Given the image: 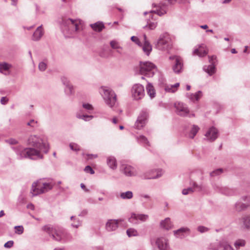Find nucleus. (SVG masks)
Returning <instances> with one entry per match:
<instances>
[{"instance_id":"1a4fd4ad","label":"nucleus","mask_w":250,"mask_h":250,"mask_svg":"<svg viewBox=\"0 0 250 250\" xmlns=\"http://www.w3.org/2000/svg\"><path fill=\"white\" fill-rule=\"evenodd\" d=\"M169 60L173 61L172 69L175 73H180L183 69V61L182 58L178 56H172Z\"/></svg>"},{"instance_id":"c03bdc74","label":"nucleus","mask_w":250,"mask_h":250,"mask_svg":"<svg viewBox=\"0 0 250 250\" xmlns=\"http://www.w3.org/2000/svg\"><path fill=\"white\" fill-rule=\"evenodd\" d=\"M223 171V169L218 168L210 173V176L211 177H214L217 175H219L221 174Z\"/></svg>"},{"instance_id":"a19ab883","label":"nucleus","mask_w":250,"mask_h":250,"mask_svg":"<svg viewBox=\"0 0 250 250\" xmlns=\"http://www.w3.org/2000/svg\"><path fill=\"white\" fill-rule=\"evenodd\" d=\"M64 90L66 94L68 95H70L74 93L73 87L71 84L66 86Z\"/></svg>"},{"instance_id":"864d4df0","label":"nucleus","mask_w":250,"mask_h":250,"mask_svg":"<svg viewBox=\"0 0 250 250\" xmlns=\"http://www.w3.org/2000/svg\"><path fill=\"white\" fill-rule=\"evenodd\" d=\"M213 188L214 190L220 193L221 190L222 189L223 187L218 184H214L213 185Z\"/></svg>"},{"instance_id":"c85d7f7f","label":"nucleus","mask_w":250,"mask_h":250,"mask_svg":"<svg viewBox=\"0 0 250 250\" xmlns=\"http://www.w3.org/2000/svg\"><path fill=\"white\" fill-rule=\"evenodd\" d=\"M205 71L208 73L210 76L213 74L215 72V67L213 64L209 65H205L203 67Z\"/></svg>"},{"instance_id":"20e7f679","label":"nucleus","mask_w":250,"mask_h":250,"mask_svg":"<svg viewBox=\"0 0 250 250\" xmlns=\"http://www.w3.org/2000/svg\"><path fill=\"white\" fill-rule=\"evenodd\" d=\"M62 28L70 34L78 32L83 29L80 21L71 19H63L62 23Z\"/></svg>"},{"instance_id":"5701e85b","label":"nucleus","mask_w":250,"mask_h":250,"mask_svg":"<svg viewBox=\"0 0 250 250\" xmlns=\"http://www.w3.org/2000/svg\"><path fill=\"white\" fill-rule=\"evenodd\" d=\"M163 172L161 169L152 170L150 171V174L148 176H145V178L150 179H156L161 177Z\"/></svg>"},{"instance_id":"6ab92c4d","label":"nucleus","mask_w":250,"mask_h":250,"mask_svg":"<svg viewBox=\"0 0 250 250\" xmlns=\"http://www.w3.org/2000/svg\"><path fill=\"white\" fill-rule=\"evenodd\" d=\"M121 169L126 176H133L136 174L134 168L129 165H122Z\"/></svg>"},{"instance_id":"bb28decb","label":"nucleus","mask_w":250,"mask_h":250,"mask_svg":"<svg viewBox=\"0 0 250 250\" xmlns=\"http://www.w3.org/2000/svg\"><path fill=\"white\" fill-rule=\"evenodd\" d=\"M91 28L96 32H101L105 27L104 23L102 22H97L94 24L90 25Z\"/></svg>"},{"instance_id":"774afa93","label":"nucleus","mask_w":250,"mask_h":250,"mask_svg":"<svg viewBox=\"0 0 250 250\" xmlns=\"http://www.w3.org/2000/svg\"><path fill=\"white\" fill-rule=\"evenodd\" d=\"M87 210L84 209L81 212V213L79 214V216H84L85 215L87 214Z\"/></svg>"},{"instance_id":"4c0bfd02","label":"nucleus","mask_w":250,"mask_h":250,"mask_svg":"<svg viewBox=\"0 0 250 250\" xmlns=\"http://www.w3.org/2000/svg\"><path fill=\"white\" fill-rule=\"evenodd\" d=\"M126 234L128 237L137 236L139 235L137 230L133 228L127 229L126 230Z\"/></svg>"},{"instance_id":"603ef678","label":"nucleus","mask_w":250,"mask_h":250,"mask_svg":"<svg viewBox=\"0 0 250 250\" xmlns=\"http://www.w3.org/2000/svg\"><path fill=\"white\" fill-rule=\"evenodd\" d=\"M61 81L63 85L65 86V87L71 84L68 79L65 77H62L61 78Z\"/></svg>"},{"instance_id":"5fc2aeb1","label":"nucleus","mask_w":250,"mask_h":250,"mask_svg":"<svg viewBox=\"0 0 250 250\" xmlns=\"http://www.w3.org/2000/svg\"><path fill=\"white\" fill-rule=\"evenodd\" d=\"M84 171L87 173H89L91 174H93L94 173V171L92 168V167L89 166H87L84 168Z\"/></svg>"},{"instance_id":"b1692460","label":"nucleus","mask_w":250,"mask_h":250,"mask_svg":"<svg viewBox=\"0 0 250 250\" xmlns=\"http://www.w3.org/2000/svg\"><path fill=\"white\" fill-rule=\"evenodd\" d=\"M160 227L161 228L166 230L171 229L173 227V225L170 221V219L167 217L162 220L160 222Z\"/></svg>"},{"instance_id":"a18cd8bd","label":"nucleus","mask_w":250,"mask_h":250,"mask_svg":"<svg viewBox=\"0 0 250 250\" xmlns=\"http://www.w3.org/2000/svg\"><path fill=\"white\" fill-rule=\"evenodd\" d=\"M179 86V83H176L174 85H171L170 87H167L166 89L168 92H174L175 91V88Z\"/></svg>"},{"instance_id":"6e6d98bb","label":"nucleus","mask_w":250,"mask_h":250,"mask_svg":"<svg viewBox=\"0 0 250 250\" xmlns=\"http://www.w3.org/2000/svg\"><path fill=\"white\" fill-rule=\"evenodd\" d=\"M14 245V242L12 240L9 241L5 243L4 247L6 248H11Z\"/></svg>"},{"instance_id":"49530a36","label":"nucleus","mask_w":250,"mask_h":250,"mask_svg":"<svg viewBox=\"0 0 250 250\" xmlns=\"http://www.w3.org/2000/svg\"><path fill=\"white\" fill-rule=\"evenodd\" d=\"M194 190L192 187L188 188H185L182 190V194L184 195H188V194L193 193Z\"/></svg>"},{"instance_id":"f3484780","label":"nucleus","mask_w":250,"mask_h":250,"mask_svg":"<svg viewBox=\"0 0 250 250\" xmlns=\"http://www.w3.org/2000/svg\"><path fill=\"white\" fill-rule=\"evenodd\" d=\"M121 220L110 219L106 223L105 228L108 231L115 230L118 227V223Z\"/></svg>"},{"instance_id":"a211bd4d","label":"nucleus","mask_w":250,"mask_h":250,"mask_svg":"<svg viewBox=\"0 0 250 250\" xmlns=\"http://www.w3.org/2000/svg\"><path fill=\"white\" fill-rule=\"evenodd\" d=\"M154 7H156L155 10H151L149 13L151 14L153 13H156L159 16H162L166 13V5L164 3H160L159 4H153Z\"/></svg>"},{"instance_id":"c9c22d12","label":"nucleus","mask_w":250,"mask_h":250,"mask_svg":"<svg viewBox=\"0 0 250 250\" xmlns=\"http://www.w3.org/2000/svg\"><path fill=\"white\" fill-rule=\"evenodd\" d=\"M120 196L123 199H130L133 197V193L131 191H127L121 193Z\"/></svg>"},{"instance_id":"473e14b6","label":"nucleus","mask_w":250,"mask_h":250,"mask_svg":"<svg viewBox=\"0 0 250 250\" xmlns=\"http://www.w3.org/2000/svg\"><path fill=\"white\" fill-rule=\"evenodd\" d=\"M188 96L191 101H198L202 96V92L198 91L195 94H188Z\"/></svg>"},{"instance_id":"4d7b16f0","label":"nucleus","mask_w":250,"mask_h":250,"mask_svg":"<svg viewBox=\"0 0 250 250\" xmlns=\"http://www.w3.org/2000/svg\"><path fill=\"white\" fill-rule=\"evenodd\" d=\"M197 230L201 233L206 232L208 230V229L204 226H199L197 228Z\"/></svg>"},{"instance_id":"2f4dec72","label":"nucleus","mask_w":250,"mask_h":250,"mask_svg":"<svg viewBox=\"0 0 250 250\" xmlns=\"http://www.w3.org/2000/svg\"><path fill=\"white\" fill-rule=\"evenodd\" d=\"M146 89L147 94L150 98H154L155 95V92L153 85L151 83H148L146 86Z\"/></svg>"},{"instance_id":"3c124183","label":"nucleus","mask_w":250,"mask_h":250,"mask_svg":"<svg viewBox=\"0 0 250 250\" xmlns=\"http://www.w3.org/2000/svg\"><path fill=\"white\" fill-rule=\"evenodd\" d=\"M37 121L32 119L27 123V125L32 127H36L37 126Z\"/></svg>"},{"instance_id":"79ce46f5","label":"nucleus","mask_w":250,"mask_h":250,"mask_svg":"<svg viewBox=\"0 0 250 250\" xmlns=\"http://www.w3.org/2000/svg\"><path fill=\"white\" fill-rule=\"evenodd\" d=\"M38 68L41 71H44L47 68L46 61L40 62L39 64Z\"/></svg>"},{"instance_id":"69168bd1","label":"nucleus","mask_w":250,"mask_h":250,"mask_svg":"<svg viewBox=\"0 0 250 250\" xmlns=\"http://www.w3.org/2000/svg\"><path fill=\"white\" fill-rule=\"evenodd\" d=\"M80 186H81V188L82 189H83V190H84L85 191H86V192L89 191V189L86 188L85 185L83 183H81Z\"/></svg>"},{"instance_id":"4468645a","label":"nucleus","mask_w":250,"mask_h":250,"mask_svg":"<svg viewBox=\"0 0 250 250\" xmlns=\"http://www.w3.org/2000/svg\"><path fill=\"white\" fill-rule=\"evenodd\" d=\"M176 113L181 116H187L189 112L187 105L182 103H177L175 104Z\"/></svg>"},{"instance_id":"58836bf2","label":"nucleus","mask_w":250,"mask_h":250,"mask_svg":"<svg viewBox=\"0 0 250 250\" xmlns=\"http://www.w3.org/2000/svg\"><path fill=\"white\" fill-rule=\"evenodd\" d=\"M245 244L246 242L244 240L238 239L235 241L234 245L236 249H238L241 247H244L245 245Z\"/></svg>"},{"instance_id":"72a5a7b5","label":"nucleus","mask_w":250,"mask_h":250,"mask_svg":"<svg viewBox=\"0 0 250 250\" xmlns=\"http://www.w3.org/2000/svg\"><path fill=\"white\" fill-rule=\"evenodd\" d=\"M242 220L245 228L248 229H250V215L243 216Z\"/></svg>"},{"instance_id":"e433bc0d","label":"nucleus","mask_w":250,"mask_h":250,"mask_svg":"<svg viewBox=\"0 0 250 250\" xmlns=\"http://www.w3.org/2000/svg\"><path fill=\"white\" fill-rule=\"evenodd\" d=\"M220 193L226 195H232L233 194V191L228 187H223Z\"/></svg>"},{"instance_id":"2eb2a0df","label":"nucleus","mask_w":250,"mask_h":250,"mask_svg":"<svg viewBox=\"0 0 250 250\" xmlns=\"http://www.w3.org/2000/svg\"><path fill=\"white\" fill-rule=\"evenodd\" d=\"M218 133V130L214 127H211L206 132L205 136L208 141L212 142L217 138Z\"/></svg>"},{"instance_id":"7c9ffc66","label":"nucleus","mask_w":250,"mask_h":250,"mask_svg":"<svg viewBox=\"0 0 250 250\" xmlns=\"http://www.w3.org/2000/svg\"><path fill=\"white\" fill-rule=\"evenodd\" d=\"M110 44L113 49L117 50L118 53L122 54V47L120 45L118 42L116 41H112L110 42Z\"/></svg>"},{"instance_id":"c756f323","label":"nucleus","mask_w":250,"mask_h":250,"mask_svg":"<svg viewBox=\"0 0 250 250\" xmlns=\"http://www.w3.org/2000/svg\"><path fill=\"white\" fill-rule=\"evenodd\" d=\"M199 130V127L196 125H193L192 127L188 134V137L190 139H193Z\"/></svg>"},{"instance_id":"f8f14e48","label":"nucleus","mask_w":250,"mask_h":250,"mask_svg":"<svg viewBox=\"0 0 250 250\" xmlns=\"http://www.w3.org/2000/svg\"><path fill=\"white\" fill-rule=\"evenodd\" d=\"M148 219V215L145 214H136L131 213L130 217L128 218V221L133 224H138V221L145 222Z\"/></svg>"},{"instance_id":"0eeeda50","label":"nucleus","mask_w":250,"mask_h":250,"mask_svg":"<svg viewBox=\"0 0 250 250\" xmlns=\"http://www.w3.org/2000/svg\"><path fill=\"white\" fill-rule=\"evenodd\" d=\"M171 41L167 35H163L160 37L156 45V48L161 50H168L171 48Z\"/></svg>"},{"instance_id":"0e129e2a","label":"nucleus","mask_w":250,"mask_h":250,"mask_svg":"<svg viewBox=\"0 0 250 250\" xmlns=\"http://www.w3.org/2000/svg\"><path fill=\"white\" fill-rule=\"evenodd\" d=\"M8 142L9 144H12V145L16 144L17 143V141L15 139H9L8 141Z\"/></svg>"},{"instance_id":"ea45409f","label":"nucleus","mask_w":250,"mask_h":250,"mask_svg":"<svg viewBox=\"0 0 250 250\" xmlns=\"http://www.w3.org/2000/svg\"><path fill=\"white\" fill-rule=\"evenodd\" d=\"M147 25L144 26V28H146L147 27L150 30H153L156 28L157 26V22H151L149 21H147Z\"/></svg>"},{"instance_id":"de8ad7c7","label":"nucleus","mask_w":250,"mask_h":250,"mask_svg":"<svg viewBox=\"0 0 250 250\" xmlns=\"http://www.w3.org/2000/svg\"><path fill=\"white\" fill-rule=\"evenodd\" d=\"M190 185L192 186V188H196L198 189L199 191H201L202 190V185H198L195 182L191 181L190 182Z\"/></svg>"},{"instance_id":"9d476101","label":"nucleus","mask_w":250,"mask_h":250,"mask_svg":"<svg viewBox=\"0 0 250 250\" xmlns=\"http://www.w3.org/2000/svg\"><path fill=\"white\" fill-rule=\"evenodd\" d=\"M210 249L212 250H234L229 244L225 241L213 243L210 245Z\"/></svg>"},{"instance_id":"a878e982","label":"nucleus","mask_w":250,"mask_h":250,"mask_svg":"<svg viewBox=\"0 0 250 250\" xmlns=\"http://www.w3.org/2000/svg\"><path fill=\"white\" fill-rule=\"evenodd\" d=\"M12 67V65L7 62H2L0 63V72L4 74L7 75L9 74L7 73L10 68Z\"/></svg>"},{"instance_id":"393cba45","label":"nucleus","mask_w":250,"mask_h":250,"mask_svg":"<svg viewBox=\"0 0 250 250\" xmlns=\"http://www.w3.org/2000/svg\"><path fill=\"white\" fill-rule=\"evenodd\" d=\"M43 35V32L42 30V26L41 25L37 28L32 36V39L35 41H39L41 39Z\"/></svg>"},{"instance_id":"680f3d73","label":"nucleus","mask_w":250,"mask_h":250,"mask_svg":"<svg viewBox=\"0 0 250 250\" xmlns=\"http://www.w3.org/2000/svg\"><path fill=\"white\" fill-rule=\"evenodd\" d=\"M81 225V222L80 221H78L77 223L74 222L72 224V226L73 227L77 228L78 227H79Z\"/></svg>"},{"instance_id":"338daca9","label":"nucleus","mask_w":250,"mask_h":250,"mask_svg":"<svg viewBox=\"0 0 250 250\" xmlns=\"http://www.w3.org/2000/svg\"><path fill=\"white\" fill-rule=\"evenodd\" d=\"M87 156L89 159L96 158L98 157L97 154H88Z\"/></svg>"},{"instance_id":"e2e57ef3","label":"nucleus","mask_w":250,"mask_h":250,"mask_svg":"<svg viewBox=\"0 0 250 250\" xmlns=\"http://www.w3.org/2000/svg\"><path fill=\"white\" fill-rule=\"evenodd\" d=\"M208 58L209 62H210L211 64H213V61L216 59V57L215 56H209Z\"/></svg>"},{"instance_id":"052dcab7","label":"nucleus","mask_w":250,"mask_h":250,"mask_svg":"<svg viewBox=\"0 0 250 250\" xmlns=\"http://www.w3.org/2000/svg\"><path fill=\"white\" fill-rule=\"evenodd\" d=\"M8 101V98L6 97H2L0 99V103L2 104L5 105L6 104Z\"/></svg>"},{"instance_id":"f257e3e1","label":"nucleus","mask_w":250,"mask_h":250,"mask_svg":"<svg viewBox=\"0 0 250 250\" xmlns=\"http://www.w3.org/2000/svg\"><path fill=\"white\" fill-rule=\"evenodd\" d=\"M28 143L29 145L36 147L39 150L33 148H26L19 150L17 152V154L21 158H28L32 160L42 159L43 156L41 154V152L46 153L48 151V144L38 136L31 135L28 138Z\"/></svg>"},{"instance_id":"7ed1b4c3","label":"nucleus","mask_w":250,"mask_h":250,"mask_svg":"<svg viewBox=\"0 0 250 250\" xmlns=\"http://www.w3.org/2000/svg\"><path fill=\"white\" fill-rule=\"evenodd\" d=\"M53 184L47 183L43 180L40 179L32 184L31 193L33 196H36L49 191L53 188Z\"/></svg>"},{"instance_id":"412c9836","label":"nucleus","mask_w":250,"mask_h":250,"mask_svg":"<svg viewBox=\"0 0 250 250\" xmlns=\"http://www.w3.org/2000/svg\"><path fill=\"white\" fill-rule=\"evenodd\" d=\"M156 244L159 250H168L167 240L164 237L159 238L156 241Z\"/></svg>"},{"instance_id":"cd10ccee","label":"nucleus","mask_w":250,"mask_h":250,"mask_svg":"<svg viewBox=\"0 0 250 250\" xmlns=\"http://www.w3.org/2000/svg\"><path fill=\"white\" fill-rule=\"evenodd\" d=\"M107 164L110 168L114 169L117 168V162L115 158L112 156H109L107 158Z\"/></svg>"},{"instance_id":"39448f33","label":"nucleus","mask_w":250,"mask_h":250,"mask_svg":"<svg viewBox=\"0 0 250 250\" xmlns=\"http://www.w3.org/2000/svg\"><path fill=\"white\" fill-rule=\"evenodd\" d=\"M100 93L108 106L110 107L114 106L117 101L116 95L110 88L102 86L100 89Z\"/></svg>"},{"instance_id":"09e8293b","label":"nucleus","mask_w":250,"mask_h":250,"mask_svg":"<svg viewBox=\"0 0 250 250\" xmlns=\"http://www.w3.org/2000/svg\"><path fill=\"white\" fill-rule=\"evenodd\" d=\"M15 229H16V233L18 234H21L23 232L24 229L22 226H16Z\"/></svg>"},{"instance_id":"dca6fc26","label":"nucleus","mask_w":250,"mask_h":250,"mask_svg":"<svg viewBox=\"0 0 250 250\" xmlns=\"http://www.w3.org/2000/svg\"><path fill=\"white\" fill-rule=\"evenodd\" d=\"M142 42L143 45H142V49L144 52L148 56L152 51V46L149 41L147 40V37L146 34L143 35V39Z\"/></svg>"},{"instance_id":"4be33fe9","label":"nucleus","mask_w":250,"mask_h":250,"mask_svg":"<svg viewBox=\"0 0 250 250\" xmlns=\"http://www.w3.org/2000/svg\"><path fill=\"white\" fill-rule=\"evenodd\" d=\"M189 229L188 228H181L173 231L174 235L177 238H182L187 234L189 233Z\"/></svg>"},{"instance_id":"6e6552de","label":"nucleus","mask_w":250,"mask_h":250,"mask_svg":"<svg viewBox=\"0 0 250 250\" xmlns=\"http://www.w3.org/2000/svg\"><path fill=\"white\" fill-rule=\"evenodd\" d=\"M132 96L136 100L142 99L145 96V89L144 86L140 84H134L131 89Z\"/></svg>"},{"instance_id":"ddd939ff","label":"nucleus","mask_w":250,"mask_h":250,"mask_svg":"<svg viewBox=\"0 0 250 250\" xmlns=\"http://www.w3.org/2000/svg\"><path fill=\"white\" fill-rule=\"evenodd\" d=\"M240 200L244 203L239 202L235 204V207L237 210H241L250 207V195L242 196Z\"/></svg>"},{"instance_id":"8fccbe9b","label":"nucleus","mask_w":250,"mask_h":250,"mask_svg":"<svg viewBox=\"0 0 250 250\" xmlns=\"http://www.w3.org/2000/svg\"><path fill=\"white\" fill-rule=\"evenodd\" d=\"M70 148L74 151H77L80 150V146L76 144L70 143L69 145Z\"/></svg>"},{"instance_id":"13d9d810","label":"nucleus","mask_w":250,"mask_h":250,"mask_svg":"<svg viewBox=\"0 0 250 250\" xmlns=\"http://www.w3.org/2000/svg\"><path fill=\"white\" fill-rule=\"evenodd\" d=\"M131 40L135 42L136 44H138L139 45H141L140 44L141 43L139 39L135 36H132L131 38Z\"/></svg>"},{"instance_id":"bf43d9fd","label":"nucleus","mask_w":250,"mask_h":250,"mask_svg":"<svg viewBox=\"0 0 250 250\" xmlns=\"http://www.w3.org/2000/svg\"><path fill=\"white\" fill-rule=\"evenodd\" d=\"M83 106L84 108L87 109V110H92L93 107L92 105L89 104H83Z\"/></svg>"},{"instance_id":"f03ea898","label":"nucleus","mask_w":250,"mask_h":250,"mask_svg":"<svg viewBox=\"0 0 250 250\" xmlns=\"http://www.w3.org/2000/svg\"><path fill=\"white\" fill-rule=\"evenodd\" d=\"M42 229L55 241L66 242L72 239L71 235L61 227L49 224L43 226Z\"/></svg>"},{"instance_id":"37998d69","label":"nucleus","mask_w":250,"mask_h":250,"mask_svg":"<svg viewBox=\"0 0 250 250\" xmlns=\"http://www.w3.org/2000/svg\"><path fill=\"white\" fill-rule=\"evenodd\" d=\"M137 139L140 143L149 145V142L145 136L143 135H140L139 137H137Z\"/></svg>"},{"instance_id":"423d86ee","label":"nucleus","mask_w":250,"mask_h":250,"mask_svg":"<svg viewBox=\"0 0 250 250\" xmlns=\"http://www.w3.org/2000/svg\"><path fill=\"white\" fill-rule=\"evenodd\" d=\"M140 73L148 77H152L156 70V66L150 62H140Z\"/></svg>"},{"instance_id":"9b49d317","label":"nucleus","mask_w":250,"mask_h":250,"mask_svg":"<svg viewBox=\"0 0 250 250\" xmlns=\"http://www.w3.org/2000/svg\"><path fill=\"white\" fill-rule=\"evenodd\" d=\"M148 117V113L146 111L143 110L141 112L135 123V127L138 129H141L145 126Z\"/></svg>"},{"instance_id":"aec40b11","label":"nucleus","mask_w":250,"mask_h":250,"mask_svg":"<svg viewBox=\"0 0 250 250\" xmlns=\"http://www.w3.org/2000/svg\"><path fill=\"white\" fill-rule=\"evenodd\" d=\"M208 53V49L205 44H201L197 48L194 50L193 54L200 57L206 56Z\"/></svg>"},{"instance_id":"f704fd0d","label":"nucleus","mask_w":250,"mask_h":250,"mask_svg":"<svg viewBox=\"0 0 250 250\" xmlns=\"http://www.w3.org/2000/svg\"><path fill=\"white\" fill-rule=\"evenodd\" d=\"M76 117L80 119H82L85 121H89L93 118L92 115H87L81 114L80 112H78L76 114Z\"/></svg>"}]
</instances>
